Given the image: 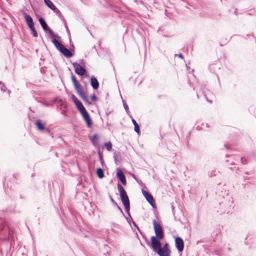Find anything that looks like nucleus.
Listing matches in <instances>:
<instances>
[{
	"label": "nucleus",
	"instance_id": "37",
	"mask_svg": "<svg viewBox=\"0 0 256 256\" xmlns=\"http://www.w3.org/2000/svg\"><path fill=\"white\" fill-rule=\"evenodd\" d=\"M206 100L209 102L210 103L212 104V101L211 100H208V97H206Z\"/></svg>",
	"mask_w": 256,
	"mask_h": 256
},
{
	"label": "nucleus",
	"instance_id": "42",
	"mask_svg": "<svg viewBox=\"0 0 256 256\" xmlns=\"http://www.w3.org/2000/svg\"><path fill=\"white\" fill-rule=\"evenodd\" d=\"M246 174H248V172H246Z\"/></svg>",
	"mask_w": 256,
	"mask_h": 256
},
{
	"label": "nucleus",
	"instance_id": "35",
	"mask_svg": "<svg viewBox=\"0 0 256 256\" xmlns=\"http://www.w3.org/2000/svg\"><path fill=\"white\" fill-rule=\"evenodd\" d=\"M114 160L115 162H116V161L118 160V156L116 153H114Z\"/></svg>",
	"mask_w": 256,
	"mask_h": 256
},
{
	"label": "nucleus",
	"instance_id": "19",
	"mask_svg": "<svg viewBox=\"0 0 256 256\" xmlns=\"http://www.w3.org/2000/svg\"><path fill=\"white\" fill-rule=\"evenodd\" d=\"M82 99L89 104H91V102H89V98L94 102H96L98 100V97H82Z\"/></svg>",
	"mask_w": 256,
	"mask_h": 256
},
{
	"label": "nucleus",
	"instance_id": "6",
	"mask_svg": "<svg viewBox=\"0 0 256 256\" xmlns=\"http://www.w3.org/2000/svg\"><path fill=\"white\" fill-rule=\"evenodd\" d=\"M159 256H170V251L168 248V246L167 243L162 248H158L156 251Z\"/></svg>",
	"mask_w": 256,
	"mask_h": 256
},
{
	"label": "nucleus",
	"instance_id": "12",
	"mask_svg": "<svg viewBox=\"0 0 256 256\" xmlns=\"http://www.w3.org/2000/svg\"><path fill=\"white\" fill-rule=\"evenodd\" d=\"M72 100L74 102L78 110L80 112L86 110L80 101L77 97H72Z\"/></svg>",
	"mask_w": 256,
	"mask_h": 256
},
{
	"label": "nucleus",
	"instance_id": "9",
	"mask_svg": "<svg viewBox=\"0 0 256 256\" xmlns=\"http://www.w3.org/2000/svg\"><path fill=\"white\" fill-rule=\"evenodd\" d=\"M80 114H82L83 118L86 122L88 126V128H90L92 126V122L90 117L86 110H84Z\"/></svg>",
	"mask_w": 256,
	"mask_h": 256
},
{
	"label": "nucleus",
	"instance_id": "3",
	"mask_svg": "<svg viewBox=\"0 0 256 256\" xmlns=\"http://www.w3.org/2000/svg\"><path fill=\"white\" fill-rule=\"evenodd\" d=\"M52 42L56 48L65 56L70 58L73 56L72 53L69 50L65 48L63 44L59 42L56 38H53Z\"/></svg>",
	"mask_w": 256,
	"mask_h": 256
},
{
	"label": "nucleus",
	"instance_id": "40",
	"mask_svg": "<svg viewBox=\"0 0 256 256\" xmlns=\"http://www.w3.org/2000/svg\"><path fill=\"white\" fill-rule=\"evenodd\" d=\"M46 130L47 131V132H48L50 133V130H48V129H46Z\"/></svg>",
	"mask_w": 256,
	"mask_h": 256
},
{
	"label": "nucleus",
	"instance_id": "31",
	"mask_svg": "<svg viewBox=\"0 0 256 256\" xmlns=\"http://www.w3.org/2000/svg\"><path fill=\"white\" fill-rule=\"evenodd\" d=\"M216 170H213L211 171L209 174L210 176H216Z\"/></svg>",
	"mask_w": 256,
	"mask_h": 256
},
{
	"label": "nucleus",
	"instance_id": "23",
	"mask_svg": "<svg viewBox=\"0 0 256 256\" xmlns=\"http://www.w3.org/2000/svg\"><path fill=\"white\" fill-rule=\"evenodd\" d=\"M96 174L100 178H102L104 177V170L102 168H98L96 169Z\"/></svg>",
	"mask_w": 256,
	"mask_h": 256
},
{
	"label": "nucleus",
	"instance_id": "29",
	"mask_svg": "<svg viewBox=\"0 0 256 256\" xmlns=\"http://www.w3.org/2000/svg\"><path fill=\"white\" fill-rule=\"evenodd\" d=\"M128 217V218H126H126L127 220V222L129 223L130 224V222H131V220H132V218L131 217V216L130 214V211H128V213H127Z\"/></svg>",
	"mask_w": 256,
	"mask_h": 256
},
{
	"label": "nucleus",
	"instance_id": "36",
	"mask_svg": "<svg viewBox=\"0 0 256 256\" xmlns=\"http://www.w3.org/2000/svg\"><path fill=\"white\" fill-rule=\"evenodd\" d=\"M132 224H133V225H134L136 228H137V229L138 230V231H140V228L138 226H137L136 224L134 221H133V220H132Z\"/></svg>",
	"mask_w": 256,
	"mask_h": 256
},
{
	"label": "nucleus",
	"instance_id": "22",
	"mask_svg": "<svg viewBox=\"0 0 256 256\" xmlns=\"http://www.w3.org/2000/svg\"><path fill=\"white\" fill-rule=\"evenodd\" d=\"M74 86L76 90V91L78 92V94L80 96H82V88L80 85L78 84H78H75L74 85Z\"/></svg>",
	"mask_w": 256,
	"mask_h": 256
},
{
	"label": "nucleus",
	"instance_id": "28",
	"mask_svg": "<svg viewBox=\"0 0 256 256\" xmlns=\"http://www.w3.org/2000/svg\"><path fill=\"white\" fill-rule=\"evenodd\" d=\"M104 146L108 151L111 150L112 148V144L110 142H106L104 144Z\"/></svg>",
	"mask_w": 256,
	"mask_h": 256
},
{
	"label": "nucleus",
	"instance_id": "11",
	"mask_svg": "<svg viewBox=\"0 0 256 256\" xmlns=\"http://www.w3.org/2000/svg\"><path fill=\"white\" fill-rule=\"evenodd\" d=\"M22 14L24 16L26 23L27 24L28 28H32L34 26V22L32 17L24 12H22Z\"/></svg>",
	"mask_w": 256,
	"mask_h": 256
},
{
	"label": "nucleus",
	"instance_id": "8",
	"mask_svg": "<svg viewBox=\"0 0 256 256\" xmlns=\"http://www.w3.org/2000/svg\"><path fill=\"white\" fill-rule=\"evenodd\" d=\"M73 66L74 67L76 73L78 75L84 76L86 74V70L80 64L75 62L73 64Z\"/></svg>",
	"mask_w": 256,
	"mask_h": 256
},
{
	"label": "nucleus",
	"instance_id": "43",
	"mask_svg": "<svg viewBox=\"0 0 256 256\" xmlns=\"http://www.w3.org/2000/svg\"><path fill=\"white\" fill-rule=\"evenodd\" d=\"M136 236H138V234L137 233H136Z\"/></svg>",
	"mask_w": 256,
	"mask_h": 256
},
{
	"label": "nucleus",
	"instance_id": "4",
	"mask_svg": "<svg viewBox=\"0 0 256 256\" xmlns=\"http://www.w3.org/2000/svg\"><path fill=\"white\" fill-rule=\"evenodd\" d=\"M152 224L154 225L156 236H158V238H164V233L160 224H158L156 220H153Z\"/></svg>",
	"mask_w": 256,
	"mask_h": 256
},
{
	"label": "nucleus",
	"instance_id": "20",
	"mask_svg": "<svg viewBox=\"0 0 256 256\" xmlns=\"http://www.w3.org/2000/svg\"><path fill=\"white\" fill-rule=\"evenodd\" d=\"M132 121L134 125V130L138 134L140 132V126L132 118Z\"/></svg>",
	"mask_w": 256,
	"mask_h": 256
},
{
	"label": "nucleus",
	"instance_id": "26",
	"mask_svg": "<svg viewBox=\"0 0 256 256\" xmlns=\"http://www.w3.org/2000/svg\"><path fill=\"white\" fill-rule=\"evenodd\" d=\"M98 154L99 159H100V164L102 165V166H104V160L103 158L102 153V152H100V150H98Z\"/></svg>",
	"mask_w": 256,
	"mask_h": 256
},
{
	"label": "nucleus",
	"instance_id": "38",
	"mask_svg": "<svg viewBox=\"0 0 256 256\" xmlns=\"http://www.w3.org/2000/svg\"><path fill=\"white\" fill-rule=\"evenodd\" d=\"M178 56L180 58H183V56L182 54H178Z\"/></svg>",
	"mask_w": 256,
	"mask_h": 256
},
{
	"label": "nucleus",
	"instance_id": "39",
	"mask_svg": "<svg viewBox=\"0 0 256 256\" xmlns=\"http://www.w3.org/2000/svg\"><path fill=\"white\" fill-rule=\"evenodd\" d=\"M226 158H229V157H230V155H229V154H226Z\"/></svg>",
	"mask_w": 256,
	"mask_h": 256
},
{
	"label": "nucleus",
	"instance_id": "5",
	"mask_svg": "<svg viewBox=\"0 0 256 256\" xmlns=\"http://www.w3.org/2000/svg\"><path fill=\"white\" fill-rule=\"evenodd\" d=\"M163 238L161 237L158 238L156 236L151 237V246L154 252L161 246L160 240Z\"/></svg>",
	"mask_w": 256,
	"mask_h": 256
},
{
	"label": "nucleus",
	"instance_id": "41",
	"mask_svg": "<svg viewBox=\"0 0 256 256\" xmlns=\"http://www.w3.org/2000/svg\"><path fill=\"white\" fill-rule=\"evenodd\" d=\"M206 127H207V128H208V127H209V125H208V124H206Z\"/></svg>",
	"mask_w": 256,
	"mask_h": 256
},
{
	"label": "nucleus",
	"instance_id": "16",
	"mask_svg": "<svg viewBox=\"0 0 256 256\" xmlns=\"http://www.w3.org/2000/svg\"><path fill=\"white\" fill-rule=\"evenodd\" d=\"M110 200L111 201V202H112L113 206H116V207L118 210H119V211L124 216H124V214L122 210V209L121 208L120 206H119L118 205V204H117V202L113 199V198L111 196H110Z\"/></svg>",
	"mask_w": 256,
	"mask_h": 256
},
{
	"label": "nucleus",
	"instance_id": "13",
	"mask_svg": "<svg viewBox=\"0 0 256 256\" xmlns=\"http://www.w3.org/2000/svg\"><path fill=\"white\" fill-rule=\"evenodd\" d=\"M45 4L54 13L58 14L60 13V10L55 6L53 3L50 0H44Z\"/></svg>",
	"mask_w": 256,
	"mask_h": 256
},
{
	"label": "nucleus",
	"instance_id": "30",
	"mask_svg": "<svg viewBox=\"0 0 256 256\" xmlns=\"http://www.w3.org/2000/svg\"><path fill=\"white\" fill-rule=\"evenodd\" d=\"M72 82L74 84V85L75 84L78 83V82L76 77L73 74H72Z\"/></svg>",
	"mask_w": 256,
	"mask_h": 256
},
{
	"label": "nucleus",
	"instance_id": "24",
	"mask_svg": "<svg viewBox=\"0 0 256 256\" xmlns=\"http://www.w3.org/2000/svg\"><path fill=\"white\" fill-rule=\"evenodd\" d=\"M120 98H121L122 102L124 108L126 112V113L128 114V113L130 112L128 106L127 104L126 103V100H124L123 97H120Z\"/></svg>",
	"mask_w": 256,
	"mask_h": 256
},
{
	"label": "nucleus",
	"instance_id": "32",
	"mask_svg": "<svg viewBox=\"0 0 256 256\" xmlns=\"http://www.w3.org/2000/svg\"><path fill=\"white\" fill-rule=\"evenodd\" d=\"M140 232V233L141 235L142 236L143 238L146 240H147V238H146V235L143 232H142L140 230V231H139Z\"/></svg>",
	"mask_w": 256,
	"mask_h": 256
},
{
	"label": "nucleus",
	"instance_id": "17",
	"mask_svg": "<svg viewBox=\"0 0 256 256\" xmlns=\"http://www.w3.org/2000/svg\"><path fill=\"white\" fill-rule=\"evenodd\" d=\"M7 228L6 222L4 220L0 218V234Z\"/></svg>",
	"mask_w": 256,
	"mask_h": 256
},
{
	"label": "nucleus",
	"instance_id": "18",
	"mask_svg": "<svg viewBox=\"0 0 256 256\" xmlns=\"http://www.w3.org/2000/svg\"><path fill=\"white\" fill-rule=\"evenodd\" d=\"M90 83L94 89L96 90L98 88L99 84L98 80L94 78H92L90 80Z\"/></svg>",
	"mask_w": 256,
	"mask_h": 256
},
{
	"label": "nucleus",
	"instance_id": "34",
	"mask_svg": "<svg viewBox=\"0 0 256 256\" xmlns=\"http://www.w3.org/2000/svg\"><path fill=\"white\" fill-rule=\"evenodd\" d=\"M120 181L124 185H126V177L124 178H123V179L120 180Z\"/></svg>",
	"mask_w": 256,
	"mask_h": 256
},
{
	"label": "nucleus",
	"instance_id": "1",
	"mask_svg": "<svg viewBox=\"0 0 256 256\" xmlns=\"http://www.w3.org/2000/svg\"><path fill=\"white\" fill-rule=\"evenodd\" d=\"M38 98V97H36V100L44 106H48L57 102L60 104V106H58V108H60L61 114L65 117L67 116L66 110V106L62 100H58V98L56 97L52 100L48 101L44 98H42V100H39Z\"/></svg>",
	"mask_w": 256,
	"mask_h": 256
},
{
	"label": "nucleus",
	"instance_id": "21",
	"mask_svg": "<svg viewBox=\"0 0 256 256\" xmlns=\"http://www.w3.org/2000/svg\"><path fill=\"white\" fill-rule=\"evenodd\" d=\"M116 176L120 180L125 178L124 172L120 168L117 169Z\"/></svg>",
	"mask_w": 256,
	"mask_h": 256
},
{
	"label": "nucleus",
	"instance_id": "25",
	"mask_svg": "<svg viewBox=\"0 0 256 256\" xmlns=\"http://www.w3.org/2000/svg\"><path fill=\"white\" fill-rule=\"evenodd\" d=\"M98 138V135L96 134H94L93 135L92 138L91 140V142H92V143L94 145L96 146V145L97 144H98V141H97Z\"/></svg>",
	"mask_w": 256,
	"mask_h": 256
},
{
	"label": "nucleus",
	"instance_id": "10",
	"mask_svg": "<svg viewBox=\"0 0 256 256\" xmlns=\"http://www.w3.org/2000/svg\"><path fill=\"white\" fill-rule=\"evenodd\" d=\"M176 246L179 252H182L184 248V243L182 239L180 237H176L175 239Z\"/></svg>",
	"mask_w": 256,
	"mask_h": 256
},
{
	"label": "nucleus",
	"instance_id": "2",
	"mask_svg": "<svg viewBox=\"0 0 256 256\" xmlns=\"http://www.w3.org/2000/svg\"><path fill=\"white\" fill-rule=\"evenodd\" d=\"M118 188L120 194L121 200L125 208L126 212V213H128V211L130 210V200L126 192L119 182L118 183Z\"/></svg>",
	"mask_w": 256,
	"mask_h": 256
},
{
	"label": "nucleus",
	"instance_id": "7",
	"mask_svg": "<svg viewBox=\"0 0 256 256\" xmlns=\"http://www.w3.org/2000/svg\"><path fill=\"white\" fill-rule=\"evenodd\" d=\"M142 192L146 200L149 202V204L154 208H156V204L152 196L148 192L145 190L144 189H142Z\"/></svg>",
	"mask_w": 256,
	"mask_h": 256
},
{
	"label": "nucleus",
	"instance_id": "14",
	"mask_svg": "<svg viewBox=\"0 0 256 256\" xmlns=\"http://www.w3.org/2000/svg\"><path fill=\"white\" fill-rule=\"evenodd\" d=\"M39 22H40L42 26V28H44V30H48L49 31V32L50 34H52V31L48 28V26H47L46 24V22H44V20L42 18H39Z\"/></svg>",
	"mask_w": 256,
	"mask_h": 256
},
{
	"label": "nucleus",
	"instance_id": "33",
	"mask_svg": "<svg viewBox=\"0 0 256 256\" xmlns=\"http://www.w3.org/2000/svg\"><path fill=\"white\" fill-rule=\"evenodd\" d=\"M241 162L243 164H246L247 163V160L246 159H244V158H241Z\"/></svg>",
	"mask_w": 256,
	"mask_h": 256
},
{
	"label": "nucleus",
	"instance_id": "15",
	"mask_svg": "<svg viewBox=\"0 0 256 256\" xmlns=\"http://www.w3.org/2000/svg\"><path fill=\"white\" fill-rule=\"evenodd\" d=\"M35 124L38 130L42 131L45 130V125L41 122L40 120H38L35 122Z\"/></svg>",
	"mask_w": 256,
	"mask_h": 256
},
{
	"label": "nucleus",
	"instance_id": "27",
	"mask_svg": "<svg viewBox=\"0 0 256 256\" xmlns=\"http://www.w3.org/2000/svg\"><path fill=\"white\" fill-rule=\"evenodd\" d=\"M30 30L31 31V34H32L33 36L37 37L38 36V34H37L36 31L34 29V26L32 27V28H30Z\"/></svg>",
	"mask_w": 256,
	"mask_h": 256
}]
</instances>
